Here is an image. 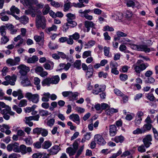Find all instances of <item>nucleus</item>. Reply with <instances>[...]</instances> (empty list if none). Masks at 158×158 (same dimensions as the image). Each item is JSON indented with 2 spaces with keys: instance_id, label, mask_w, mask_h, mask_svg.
I'll list each match as a JSON object with an SVG mask.
<instances>
[{
  "instance_id": "f257e3e1",
  "label": "nucleus",
  "mask_w": 158,
  "mask_h": 158,
  "mask_svg": "<svg viewBox=\"0 0 158 158\" xmlns=\"http://www.w3.org/2000/svg\"><path fill=\"white\" fill-rule=\"evenodd\" d=\"M60 80L58 75L53 76L51 78H48L44 80L42 83V85L44 86L47 85L49 86L50 84H57Z\"/></svg>"
},
{
  "instance_id": "f03ea898",
  "label": "nucleus",
  "mask_w": 158,
  "mask_h": 158,
  "mask_svg": "<svg viewBox=\"0 0 158 158\" xmlns=\"http://www.w3.org/2000/svg\"><path fill=\"white\" fill-rule=\"evenodd\" d=\"M36 25L37 28H42L44 29L46 27V20L45 17L41 15H37L36 19Z\"/></svg>"
},
{
  "instance_id": "7ed1b4c3",
  "label": "nucleus",
  "mask_w": 158,
  "mask_h": 158,
  "mask_svg": "<svg viewBox=\"0 0 158 158\" xmlns=\"http://www.w3.org/2000/svg\"><path fill=\"white\" fill-rule=\"evenodd\" d=\"M17 68L21 75L20 78H22L23 77L26 76L30 71L29 67L23 64L19 65Z\"/></svg>"
},
{
  "instance_id": "20e7f679",
  "label": "nucleus",
  "mask_w": 158,
  "mask_h": 158,
  "mask_svg": "<svg viewBox=\"0 0 158 158\" xmlns=\"http://www.w3.org/2000/svg\"><path fill=\"white\" fill-rule=\"evenodd\" d=\"M131 48L133 49L138 51H144L145 52H148L151 51V49L148 48L146 45H137L133 44L131 46Z\"/></svg>"
},
{
  "instance_id": "39448f33",
  "label": "nucleus",
  "mask_w": 158,
  "mask_h": 158,
  "mask_svg": "<svg viewBox=\"0 0 158 158\" xmlns=\"http://www.w3.org/2000/svg\"><path fill=\"white\" fill-rule=\"evenodd\" d=\"M25 97L29 101L35 103H37L39 100V96L38 94H32L28 92L26 94Z\"/></svg>"
},
{
  "instance_id": "423d86ee",
  "label": "nucleus",
  "mask_w": 158,
  "mask_h": 158,
  "mask_svg": "<svg viewBox=\"0 0 158 158\" xmlns=\"http://www.w3.org/2000/svg\"><path fill=\"white\" fill-rule=\"evenodd\" d=\"M21 61V58L19 56L14 57V59L9 58L7 59L6 63L9 66H14L19 65Z\"/></svg>"
},
{
  "instance_id": "0eeeda50",
  "label": "nucleus",
  "mask_w": 158,
  "mask_h": 158,
  "mask_svg": "<svg viewBox=\"0 0 158 158\" xmlns=\"http://www.w3.org/2000/svg\"><path fill=\"white\" fill-rule=\"evenodd\" d=\"M66 16L67 17L66 20L68 23L72 25L71 26V27H74L77 26V23L73 20L76 18L75 15L71 13H69L66 15Z\"/></svg>"
},
{
  "instance_id": "6e6552de",
  "label": "nucleus",
  "mask_w": 158,
  "mask_h": 158,
  "mask_svg": "<svg viewBox=\"0 0 158 158\" xmlns=\"http://www.w3.org/2000/svg\"><path fill=\"white\" fill-rule=\"evenodd\" d=\"M106 88V85L96 84L94 86V88L92 91V93L95 94H98L99 93L104 91Z\"/></svg>"
},
{
  "instance_id": "1a4fd4ad",
  "label": "nucleus",
  "mask_w": 158,
  "mask_h": 158,
  "mask_svg": "<svg viewBox=\"0 0 158 158\" xmlns=\"http://www.w3.org/2000/svg\"><path fill=\"white\" fill-rule=\"evenodd\" d=\"M152 140V136L150 135H147L143 139V141L145 147L148 148L150 145L152 144L151 142Z\"/></svg>"
},
{
  "instance_id": "9d476101",
  "label": "nucleus",
  "mask_w": 158,
  "mask_h": 158,
  "mask_svg": "<svg viewBox=\"0 0 158 158\" xmlns=\"http://www.w3.org/2000/svg\"><path fill=\"white\" fill-rule=\"evenodd\" d=\"M94 139L95 141L97 142V143L101 145H104L106 143V142L103 138L102 135L97 134L94 136Z\"/></svg>"
},
{
  "instance_id": "9b49d317",
  "label": "nucleus",
  "mask_w": 158,
  "mask_h": 158,
  "mask_svg": "<svg viewBox=\"0 0 158 158\" xmlns=\"http://www.w3.org/2000/svg\"><path fill=\"white\" fill-rule=\"evenodd\" d=\"M84 24L85 27L87 28V32L89 31L90 28H95V24L92 21H85L84 22Z\"/></svg>"
},
{
  "instance_id": "f8f14e48",
  "label": "nucleus",
  "mask_w": 158,
  "mask_h": 158,
  "mask_svg": "<svg viewBox=\"0 0 158 158\" xmlns=\"http://www.w3.org/2000/svg\"><path fill=\"white\" fill-rule=\"evenodd\" d=\"M19 148L20 152L23 154H25L27 152H30L32 151L31 148V147L27 148L26 146L23 144L21 145Z\"/></svg>"
},
{
  "instance_id": "ddd939ff",
  "label": "nucleus",
  "mask_w": 158,
  "mask_h": 158,
  "mask_svg": "<svg viewBox=\"0 0 158 158\" xmlns=\"http://www.w3.org/2000/svg\"><path fill=\"white\" fill-rule=\"evenodd\" d=\"M60 150V149L58 146L54 145L50 149L49 153L50 155H54L57 154Z\"/></svg>"
},
{
  "instance_id": "4468645a",
  "label": "nucleus",
  "mask_w": 158,
  "mask_h": 158,
  "mask_svg": "<svg viewBox=\"0 0 158 158\" xmlns=\"http://www.w3.org/2000/svg\"><path fill=\"white\" fill-rule=\"evenodd\" d=\"M12 95L15 97H16L17 96H18V100H20L24 97L22 92L20 89H19L17 91H13L12 92Z\"/></svg>"
},
{
  "instance_id": "2eb2a0df",
  "label": "nucleus",
  "mask_w": 158,
  "mask_h": 158,
  "mask_svg": "<svg viewBox=\"0 0 158 158\" xmlns=\"http://www.w3.org/2000/svg\"><path fill=\"white\" fill-rule=\"evenodd\" d=\"M109 132L110 135L112 136H114L116 135L117 128L114 125H112L110 126Z\"/></svg>"
},
{
  "instance_id": "dca6fc26",
  "label": "nucleus",
  "mask_w": 158,
  "mask_h": 158,
  "mask_svg": "<svg viewBox=\"0 0 158 158\" xmlns=\"http://www.w3.org/2000/svg\"><path fill=\"white\" fill-rule=\"evenodd\" d=\"M18 19H16L19 20L23 24H26L29 22L28 18L25 15L22 16L20 18L18 16Z\"/></svg>"
},
{
  "instance_id": "f3484780",
  "label": "nucleus",
  "mask_w": 158,
  "mask_h": 158,
  "mask_svg": "<svg viewBox=\"0 0 158 158\" xmlns=\"http://www.w3.org/2000/svg\"><path fill=\"white\" fill-rule=\"evenodd\" d=\"M24 77V78L22 79L21 81L22 85L24 87L31 85V83L29 79L26 76Z\"/></svg>"
},
{
  "instance_id": "a211bd4d",
  "label": "nucleus",
  "mask_w": 158,
  "mask_h": 158,
  "mask_svg": "<svg viewBox=\"0 0 158 158\" xmlns=\"http://www.w3.org/2000/svg\"><path fill=\"white\" fill-rule=\"evenodd\" d=\"M40 35H35L34 36V38L37 42H39L44 39V34L43 32H40Z\"/></svg>"
},
{
  "instance_id": "6ab92c4d",
  "label": "nucleus",
  "mask_w": 158,
  "mask_h": 158,
  "mask_svg": "<svg viewBox=\"0 0 158 158\" xmlns=\"http://www.w3.org/2000/svg\"><path fill=\"white\" fill-rule=\"evenodd\" d=\"M8 110L7 109H5L1 111V113L3 115V118L6 120H8L10 118V116L8 114Z\"/></svg>"
},
{
  "instance_id": "aec40b11",
  "label": "nucleus",
  "mask_w": 158,
  "mask_h": 158,
  "mask_svg": "<svg viewBox=\"0 0 158 158\" xmlns=\"http://www.w3.org/2000/svg\"><path fill=\"white\" fill-rule=\"evenodd\" d=\"M134 153V152L132 150L126 151L123 152L121 155L122 157H126L128 156L129 158H132V155Z\"/></svg>"
},
{
  "instance_id": "412c9836",
  "label": "nucleus",
  "mask_w": 158,
  "mask_h": 158,
  "mask_svg": "<svg viewBox=\"0 0 158 158\" xmlns=\"http://www.w3.org/2000/svg\"><path fill=\"white\" fill-rule=\"evenodd\" d=\"M69 118L74 122L77 121L80 122L79 117L77 114H72L70 115L69 116Z\"/></svg>"
},
{
  "instance_id": "4be33fe9",
  "label": "nucleus",
  "mask_w": 158,
  "mask_h": 158,
  "mask_svg": "<svg viewBox=\"0 0 158 158\" xmlns=\"http://www.w3.org/2000/svg\"><path fill=\"white\" fill-rule=\"evenodd\" d=\"M109 109L106 110V114L108 115H111L114 113H117L118 111V110L114 108H108Z\"/></svg>"
},
{
  "instance_id": "5701e85b",
  "label": "nucleus",
  "mask_w": 158,
  "mask_h": 158,
  "mask_svg": "<svg viewBox=\"0 0 158 158\" xmlns=\"http://www.w3.org/2000/svg\"><path fill=\"white\" fill-rule=\"evenodd\" d=\"M39 59L36 56H33L29 58L27 60V63H34L37 61Z\"/></svg>"
},
{
  "instance_id": "b1692460",
  "label": "nucleus",
  "mask_w": 158,
  "mask_h": 158,
  "mask_svg": "<svg viewBox=\"0 0 158 158\" xmlns=\"http://www.w3.org/2000/svg\"><path fill=\"white\" fill-rule=\"evenodd\" d=\"M52 145L51 142L49 141H45L42 145V147L43 148L47 149L49 148Z\"/></svg>"
},
{
  "instance_id": "393cba45",
  "label": "nucleus",
  "mask_w": 158,
  "mask_h": 158,
  "mask_svg": "<svg viewBox=\"0 0 158 158\" xmlns=\"http://www.w3.org/2000/svg\"><path fill=\"white\" fill-rule=\"evenodd\" d=\"M112 140L114 141L117 143H118V142L122 143L124 141V138L122 136H116L113 139H112Z\"/></svg>"
},
{
  "instance_id": "a878e982",
  "label": "nucleus",
  "mask_w": 158,
  "mask_h": 158,
  "mask_svg": "<svg viewBox=\"0 0 158 158\" xmlns=\"http://www.w3.org/2000/svg\"><path fill=\"white\" fill-rule=\"evenodd\" d=\"M66 152L67 153L69 154V155L70 156L74 155L76 152V150H74V149L70 147H69L67 148Z\"/></svg>"
},
{
  "instance_id": "bb28decb",
  "label": "nucleus",
  "mask_w": 158,
  "mask_h": 158,
  "mask_svg": "<svg viewBox=\"0 0 158 158\" xmlns=\"http://www.w3.org/2000/svg\"><path fill=\"white\" fill-rule=\"evenodd\" d=\"M10 10L14 14L15 13L17 14H19L20 12L19 10L14 6H13L11 7L10 8Z\"/></svg>"
},
{
  "instance_id": "cd10ccee",
  "label": "nucleus",
  "mask_w": 158,
  "mask_h": 158,
  "mask_svg": "<svg viewBox=\"0 0 158 158\" xmlns=\"http://www.w3.org/2000/svg\"><path fill=\"white\" fill-rule=\"evenodd\" d=\"M144 132H145V130L143 129L142 128L141 129L139 128H137L136 130L133 131V133L134 134H142Z\"/></svg>"
},
{
  "instance_id": "c85d7f7f",
  "label": "nucleus",
  "mask_w": 158,
  "mask_h": 158,
  "mask_svg": "<svg viewBox=\"0 0 158 158\" xmlns=\"http://www.w3.org/2000/svg\"><path fill=\"white\" fill-rule=\"evenodd\" d=\"M24 1L25 2V5L28 6L29 9H31L33 10H35L34 7L32 6L31 3L28 0H24Z\"/></svg>"
},
{
  "instance_id": "c756f323",
  "label": "nucleus",
  "mask_w": 158,
  "mask_h": 158,
  "mask_svg": "<svg viewBox=\"0 0 158 158\" xmlns=\"http://www.w3.org/2000/svg\"><path fill=\"white\" fill-rule=\"evenodd\" d=\"M3 36L1 39L0 43L2 44H5L9 41V38L5 35Z\"/></svg>"
},
{
  "instance_id": "7c9ffc66",
  "label": "nucleus",
  "mask_w": 158,
  "mask_h": 158,
  "mask_svg": "<svg viewBox=\"0 0 158 158\" xmlns=\"http://www.w3.org/2000/svg\"><path fill=\"white\" fill-rule=\"evenodd\" d=\"M12 109L18 114H20L22 112V109L16 105H14L12 107Z\"/></svg>"
},
{
  "instance_id": "2f4dec72",
  "label": "nucleus",
  "mask_w": 158,
  "mask_h": 158,
  "mask_svg": "<svg viewBox=\"0 0 158 158\" xmlns=\"http://www.w3.org/2000/svg\"><path fill=\"white\" fill-rule=\"evenodd\" d=\"M27 105V101L25 99L21 100L19 102L18 106L20 107H24Z\"/></svg>"
},
{
  "instance_id": "473e14b6",
  "label": "nucleus",
  "mask_w": 158,
  "mask_h": 158,
  "mask_svg": "<svg viewBox=\"0 0 158 158\" xmlns=\"http://www.w3.org/2000/svg\"><path fill=\"white\" fill-rule=\"evenodd\" d=\"M6 27L5 26H2L0 27V33L2 36L6 35Z\"/></svg>"
},
{
  "instance_id": "72a5a7b5",
  "label": "nucleus",
  "mask_w": 158,
  "mask_h": 158,
  "mask_svg": "<svg viewBox=\"0 0 158 158\" xmlns=\"http://www.w3.org/2000/svg\"><path fill=\"white\" fill-rule=\"evenodd\" d=\"M42 128L36 127L33 129V132L34 134L39 135L41 134Z\"/></svg>"
},
{
  "instance_id": "f704fd0d",
  "label": "nucleus",
  "mask_w": 158,
  "mask_h": 158,
  "mask_svg": "<svg viewBox=\"0 0 158 158\" xmlns=\"http://www.w3.org/2000/svg\"><path fill=\"white\" fill-rule=\"evenodd\" d=\"M117 36L118 37H126L127 35V34L124 33L120 31H118L116 32Z\"/></svg>"
},
{
  "instance_id": "c9c22d12",
  "label": "nucleus",
  "mask_w": 158,
  "mask_h": 158,
  "mask_svg": "<svg viewBox=\"0 0 158 158\" xmlns=\"http://www.w3.org/2000/svg\"><path fill=\"white\" fill-rule=\"evenodd\" d=\"M71 2H67L65 3L64 6V11L65 12L69 10V9L71 7Z\"/></svg>"
},
{
  "instance_id": "e433bc0d",
  "label": "nucleus",
  "mask_w": 158,
  "mask_h": 158,
  "mask_svg": "<svg viewBox=\"0 0 158 158\" xmlns=\"http://www.w3.org/2000/svg\"><path fill=\"white\" fill-rule=\"evenodd\" d=\"M152 125L151 124H144L142 127L145 130V132L146 131H148L150 130L152 128Z\"/></svg>"
},
{
  "instance_id": "4c0bfd02",
  "label": "nucleus",
  "mask_w": 158,
  "mask_h": 158,
  "mask_svg": "<svg viewBox=\"0 0 158 158\" xmlns=\"http://www.w3.org/2000/svg\"><path fill=\"white\" fill-rule=\"evenodd\" d=\"M133 67H134V69L135 72L139 74H139L142 71L139 65H136L135 64H134L133 66Z\"/></svg>"
},
{
  "instance_id": "58836bf2",
  "label": "nucleus",
  "mask_w": 158,
  "mask_h": 158,
  "mask_svg": "<svg viewBox=\"0 0 158 158\" xmlns=\"http://www.w3.org/2000/svg\"><path fill=\"white\" fill-rule=\"evenodd\" d=\"M81 61L80 60H76L74 63V66L78 69H80L81 65Z\"/></svg>"
},
{
  "instance_id": "ea45409f",
  "label": "nucleus",
  "mask_w": 158,
  "mask_h": 158,
  "mask_svg": "<svg viewBox=\"0 0 158 158\" xmlns=\"http://www.w3.org/2000/svg\"><path fill=\"white\" fill-rule=\"evenodd\" d=\"M104 52L105 55L106 56H108L109 57H110V56L109 55L110 48L109 47H105L104 48Z\"/></svg>"
},
{
  "instance_id": "a19ab883",
  "label": "nucleus",
  "mask_w": 158,
  "mask_h": 158,
  "mask_svg": "<svg viewBox=\"0 0 158 158\" xmlns=\"http://www.w3.org/2000/svg\"><path fill=\"white\" fill-rule=\"evenodd\" d=\"M91 52L90 51H86L84 52L82 54V57L85 58L88 56H91Z\"/></svg>"
},
{
  "instance_id": "79ce46f5",
  "label": "nucleus",
  "mask_w": 158,
  "mask_h": 158,
  "mask_svg": "<svg viewBox=\"0 0 158 158\" xmlns=\"http://www.w3.org/2000/svg\"><path fill=\"white\" fill-rule=\"evenodd\" d=\"M39 114L42 116H46L50 114L48 111L44 110L40 111Z\"/></svg>"
},
{
  "instance_id": "37998d69",
  "label": "nucleus",
  "mask_w": 158,
  "mask_h": 158,
  "mask_svg": "<svg viewBox=\"0 0 158 158\" xmlns=\"http://www.w3.org/2000/svg\"><path fill=\"white\" fill-rule=\"evenodd\" d=\"M95 41L94 40L89 41L85 45L87 48H89L93 46L95 44Z\"/></svg>"
},
{
  "instance_id": "c03bdc74",
  "label": "nucleus",
  "mask_w": 158,
  "mask_h": 158,
  "mask_svg": "<svg viewBox=\"0 0 158 158\" xmlns=\"http://www.w3.org/2000/svg\"><path fill=\"white\" fill-rule=\"evenodd\" d=\"M84 148V145H83L81 148L79 149L77 152V154L75 156V158H77L81 154Z\"/></svg>"
},
{
  "instance_id": "a18cd8bd",
  "label": "nucleus",
  "mask_w": 158,
  "mask_h": 158,
  "mask_svg": "<svg viewBox=\"0 0 158 158\" xmlns=\"http://www.w3.org/2000/svg\"><path fill=\"white\" fill-rule=\"evenodd\" d=\"M80 140V139H77L75 141V142L73 143V147L74 150H76V152L77 150V149L79 144L77 142V140H78L79 141Z\"/></svg>"
},
{
  "instance_id": "49530a36",
  "label": "nucleus",
  "mask_w": 158,
  "mask_h": 158,
  "mask_svg": "<svg viewBox=\"0 0 158 158\" xmlns=\"http://www.w3.org/2000/svg\"><path fill=\"white\" fill-rule=\"evenodd\" d=\"M145 145H142L138 147V150L141 152H143L146 151Z\"/></svg>"
},
{
  "instance_id": "de8ad7c7",
  "label": "nucleus",
  "mask_w": 158,
  "mask_h": 158,
  "mask_svg": "<svg viewBox=\"0 0 158 158\" xmlns=\"http://www.w3.org/2000/svg\"><path fill=\"white\" fill-rule=\"evenodd\" d=\"M57 53L59 56H60V57L62 59H67L68 57L67 55L63 52H58Z\"/></svg>"
},
{
  "instance_id": "09e8293b",
  "label": "nucleus",
  "mask_w": 158,
  "mask_h": 158,
  "mask_svg": "<svg viewBox=\"0 0 158 158\" xmlns=\"http://www.w3.org/2000/svg\"><path fill=\"white\" fill-rule=\"evenodd\" d=\"M57 29V27L55 25H52L51 27H48V30L49 32L52 31H56Z\"/></svg>"
},
{
  "instance_id": "8fccbe9b",
  "label": "nucleus",
  "mask_w": 158,
  "mask_h": 158,
  "mask_svg": "<svg viewBox=\"0 0 158 158\" xmlns=\"http://www.w3.org/2000/svg\"><path fill=\"white\" fill-rule=\"evenodd\" d=\"M122 153L121 149H120L117 153L113 154L109 158H116L118 156L120 155Z\"/></svg>"
},
{
  "instance_id": "3c124183",
  "label": "nucleus",
  "mask_w": 158,
  "mask_h": 158,
  "mask_svg": "<svg viewBox=\"0 0 158 158\" xmlns=\"http://www.w3.org/2000/svg\"><path fill=\"white\" fill-rule=\"evenodd\" d=\"M119 77L121 80L125 81L127 79L128 77L126 74H121L120 75Z\"/></svg>"
},
{
  "instance_id": "603ef678",
  "label": "nucleus",
  "mask_w": 158,
  "mask_h": 158,
  "mask_svg": "<svg viewBox=\"0 0 158 158\" xmlns=\"http://www.w3.org/2000/svg\"><path fill=\"white\" fill-rule=\"evenodd\" d=\"M127 5L129 7L132 6L133 7L135 6V2L133 1L130 0L127 2Z\"/></svg>"
},
{
  "instance_id": "864d4df0",
  "label": "nucleus",
  "mask_w": 158,
  "mask_h": 158,
  "mask_svg": "<svg viewBox=\"0 0 158 158\" xmlns=\"http://www.w3.org/2000/svg\"><path fill=\"white\" fill-rule=\"evenodd\" d=\"M110 65L111 69L117 68L118 66V64L114 61H111L110 63Z\"/></svg>"
},
{
  "instance_id": "5fc2aeb1",
  "label": "nucleus",
  "mask_w": 158,
  "mask_h": 158,
  "mask_svg": "<svg viewBox=\"0 0 158 158\" xmlns=\"http://www.w3.org/2000/svg\"><path fill=\"white\" fill-rule=\"evenodd\" d=\"M103 31H114V29L113 27H110L109 26H106L104 27Z\"/></svg>"
},
{
  "instance_id": "6e6d98bb",
  "label": "nucleus",
  "mask_w": 158,
  "mask_h": 158,
  "mask_svg": "<svg viewBox=\"0 0 158 158\" xmlns=\"http://www.w3.org/2000/svg\"><path fill=\"white\" fill-rule=\"evenodd\" d=\"M48 134V132L47 130L44 128H42L41 132V135L43 137H46Z\"/></svg>"
},
{
  "instance_id": "4d7b16f0",
  "label": "nucleus",
  "mask_w": 158,
  "mask_h": 158,
  "mask_svg": "<svg viewBox=\"0 0 158 158\" xmlns=\"http://www.w3.org/2000/svg\"><path fill=\"white\" fill-rule=\"evenodd\" d=\"M91 10L89 9L87 10L83 11L82 10H80L79 11V13L80 14V15H84L85 14H88V13H89Z\"/></svg>"
},
{
  "instance_id": "13d9d810",
  "label": "nucleus",
  "mask_w": 158,
  "mask_h": 158,
  "mask_svg": "<svg viewBox=\"0 0 158 158\" xmlns=\"http://www.w3.org/2000/svg\"><path fill=\"white\" fill-rule=\"evenodd\" d=\"M72 38L75 40H77L78 39L80 38V35L77 32H75L74 34L72 35H70Z\"/></svg>"
},
{
  "instance_id": "bf43d9fd",
  "label": "nucleus",
  "mask_w": 158,
  "mask_h": 158,
  "mask_svg": "<svg viewBox=\"0 0 158 158\" xmlns=\"http://www.w3.org/2000/svg\"><path fill=\"white\" fill-rule=\"evenodd\" d=\"M94 71L91 70H88L86 72V77L88 78H90L93 75Z\"/></svg>"
},
{
  "instance_id": "052dcab7",
  "label": "nucleus",
  "mask_w": 158,
  "mask_h": 158,
  "mask_svg": "<svg viewBox=\"0 0 158 158\" xmlns=\"http://www.w3.org/2000/svg\"><path fill=\"white\" fill-rule=\"evenodd\" d=\"M107 75V73H104L103 72H100L98 73V76L99 77H103L104 78H106Z\"/></svg>"
},
{
  "instance_id": "680f3d73",
  "label": "nucleus",
  "mask_w": 158,
  "mask_h": 158,
  "mask_svg": "<svg viewBox=\"0 0 158 158\" xmlns=\"http://www.w3.org/2000/svg\"><path fill=\"white\" fill-rule=\"evenodd\" d=\"M147 97L148 100L152 101H153L155 99L154 96L152 94H148Z\"/></svg>"
},
{
  "instance_id": "e2e57ef3",
  "label": "nucleus",
  "mask_w": 158,
  "mask_h": 158,
  "mask_svg": "<svg viewBox=\"0 0 158 158\" xmlns=\"http://www.w3.org/2000/svg\"><path fill=\"white\" fill-rule=\"evenodd\" d=\"M114 91V93L117 95L123 96V95H124L123 93L118 89H115Z\"/></svg>"
},
{
  "instance_id": "0e129e2a",
  "label": "nucleus",
  "mask_w": 158,
  "mask_h": 158,
  "mask_svg": "<svg viewBox=\"0 0 158 158\" xmlns=\"http://www.w3.org/2000/svg\"><path fill=\"white\" fill-rule=\"evenodd\" d=\"M132 13L131 11L127 10L125 13V16L126 18H129L132 16Z\"/></svg>"
},
{
  "instance_id": "69168bd1",
  "label": "nucleus",
  "mask_w": 158,
  "mask_h": 158,
  "mask_svg": "<svg viewBox=\"0 0 158 158\" xmlns=\"http://www.w3.org/2000/svg\"><path fill=\"white\" fill-rule=\"evenodd\" d=\"M55 122V120L53 118H52L48 121L47 125L50 126L52 127L54 124Z\"/></svg>"
},
{
  "instance_id": "338daca9",
  "label": "nucleus",
  "mask_w": 158,
  "mask_h": 158,
  "mask_svg": "<svg viewBox=\"0 0 158 158\" xmlns=\"http://www.w3.org/2000/svg\"><path fill=\"white\" fill-rule=\"evenodd\" d=\"M51 4L52 6L56 7H59L60 6V5L59 2L55 1H52Z\"/></svg>"
},
{
  "instance_id": "774afa93",
  "label": "nucleus",
  "mask_w": 158,
  "mask_h": 158,
  "mask_svg": "<svg viewBox=\"0 0 158 158\" xmlns=\"http://www.w3.org/2000/svg\"><path fill=\"white\" fill-rule=\"evenodd\" d=\"M33 158H41L42 157V153H34L32 156Z\"/></svg>"
}]
</instances>
